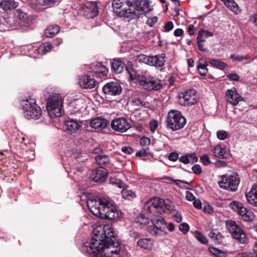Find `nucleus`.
Listing matches in <instances>:
<instances>
[{
	"label": "nucleus",
	"mask_w": 257,
	"mask_h": 257,
	"mask_svg": "<svg viewBox=\"0 0 257 257\" xmlns=\"http://www.w3.org/2000/svg\"><path fill=\"white\" fill-rule=\"evenodd\" d=\"M90 241L82 244L80 251L88 257H120V247L109 225H98Z\"/></svg>",
	"instance_id": "obj_1"
},
{
	"label": "nucleus",
	"mask_w": 257,
	"mask_h": 257,
	"mask_svg": "<svg viewBox=\"0 0 257 257\" xmlns=\"http://www.w3.org/2000/svg\"><path fill=\"white\" fill-rule=\"evenodd\" d=\"M112 6L117 16L131 20L138 19L152 10L148 0H113Z\"/></svg>",
	"instance_id": "obj_2"
},
{
	"label": "nucleus",
	"mask_w": 257,
	"mask_h": 257,
	"mask_svg": "<svg viewBox=\"0 0 257 257\" xmlns=\"http://www.w3.org/2000/svg\"><path fill=\"white\" fill-rule=\"evenodd\" d=\"M80 200H86V204L88 209H115L116 205L114 201L108 197L99 198L97 196L88 197L85 193L79 196Z\"/></svg>",
	"instance_id": "obj_3"
},
{
	"label": "nucleus",
	"mask_w": 257,
	"mask_h": 257,
	"mask_svg": "<svg viewBox=\"0 0 257 257\" xmlns=\"http://www.w3.org/2000/svg\"><path fill=\"white\" fill-rule=\"evenodd\" d=\"M225 224L227 230L239 244L245 245L248 243L249 238L243 229L234 221L228 220Z\"/></svg>",
	"instance_id": "obj_4"
},
{
	"label": "nucleus",
	"mask_w": 257,
	"mask_h": 257,
	"mask_svg": "<svg viewBox=\"0 0 257 257\" xmlns=\"http://www.w3.org/2000/svg\"><path fill=\"white\" fill-rule=\"evenodd\" d=\"M62 99L58 94L49 95L47 99L46 108L51 117L55 118L61 115Z\"/></svg>",
	"instance_id": "obj_5"
},
{
	"label": "nucleus",
	"mask_w": 257,
	"mask_h": 257,
	"mask_svg": "<svg viewBox=\"0 0 257 257\" xmlns=\"http://www.w3.org/2000/svg\"><path fill=\"white\" fill-rule=\"evenodd\" d=\"M21 106L24 114L28 119H38L41 115V108L36 103L33 99L23 100Z\"/></svg>",
	"instance_id": "obj_6"
},
{
	"label": "nucleus",
	"mask_w": 257,
	"mask_h": 257,
	"mask_svg": "<svg viewBox=\"0 0 257 257\" xmlns=\"http://www.w3.org/2000/svg\"><path fill=\"white\" fill-rule=\"evenodd\" d=\"M186 123V118L179 111L172 110L168 113L166 125L173 131L182 128Z\"/></svg>",
	"instance_id": "obj_7"
},
{
	"label": "nucleus",
	"mask_w": 257,
	"mask_h": 257,
	"mask_svg": "<svg viewBox=\"0 0 257 257\" xmlns=\"http://www.w3.org/2000/svg\"><path fill=\"white\" fill-rule=\"evenodd\" d=\"M240 177L238 175L223 176L219 182V186L224 189L232 192L235 191L240 183Z\"/></svg>",
	"instance_id": "obj_8"
},
{
	"label": "nucleus",
	"mask_w": 257,
	"mask_h": 257,
	"mask_svg": "<svg viewBox=\"0 0 257 257\" xmlns=\"http://www.w3.org/2000/svg\"><path fill=\"white\" fill-rule=\"evenodd\" d=\"M173 206V202L158 197H152L144 204L145 209H170Z\"/></svg>",
	"instance_id": "obj_9"
},
{
	"label": "nucleus",
	"mask_w": 257,
	"mask_h": 257,
	"mask_svg": "<svg viewBox=\"0 0 257 257\" xmlns=\"http://www.w3.org/2000/svg\"><path fill=\"white\" fill-rule=\"evenodd\" d=\"M140 84L143 86L145 89L151 90H158L162 87V85L159 80H156L153 78H147L145 76H142L139 79Z\"/></svg>",
	"instance_id": "obj_10"
},
{
	"label": "nucleus",
	"mask_w": 257,
	"mask_h": 257,
	"mask_svg": "<svg viewBox=\"0 0 257 257\" xmlns=\"http://www.w3.org/2000/svg\"><path fill=\"white\" fill-rule=\"evenodd\" d=\"M111 127L115 131L124 133L131 127L128 119L124 117L117 118L111 121Z\"/></svg>",
	"instance_id": "obj_11"
},
{
	"label": "nucleus",
	"mask_w": 257,
	"mask_h": 257,
	"mask_svg": "<svg viewBox=\"0 0 257 257\" xmlns=\"http://www.w3.org/2000/svg\"><path fill=\"white\" fill-rule=\"evenodd\" d=\"M82 11L83 15L87 18H94L98 15V12L96 3L94 2L85 3L82 8Z\"/></svg>",
	"instance_id": "obj_12"
},
{
	"label": "nucleus",
	"mask_w": 257,
	"mask_h": 257,
	"mask_svg": "<svg viewBox=\"0 0 257 257\" xmlns=\"http://www.w3.org/2000/svg\"><path fill=\"white\" fill-rule=\"evenodd\" d=\"M196 92L194 89H190L182 93L180 98V103L184 105H191L198 100Z\"/></svg>",
	"instance_id": "obj_13"
},
{
	"label": "nucleus",
	"mask_w": 257,
	"mask_h": 257,
	"mask_svg": "<svg viewBox=\"0 0 257 257\" xmlns=\"http://www.w3.org/2000/svg\"><path fill=\"white\" fill-rule=\"evenodd\" d=\"M102 90L105 94L115 96L121 93L122 88L118 83L110 82L103 86Z\"/></svg>",
	"instance_id": "obj_14"
},
{
	"label": "nucleus",
	"mask_w": 257,
	"mask_h": 257,
	"mask_svg": "<svg viewBox=\"0 0 257 257\" xmlns=\"http://www.w3.org/2000/svg\"><path fill=\"white\" fill-rule=\"evenodd\" d=\"M150 219L153 224V226H162L166 225V222L164 218L160 216L162 212H165V210H161V212L157 211V210H149Z\"/></svg>",
	"instance_id": "obj_15"
},
{
	"label": "nucleus",
	"mask_w": 257,
	"mask_h": 257,
	"mask_svg": "<svg viewBox=\"0 0 257 257\" xmlns=\"http://www.w3.org/2000/svg\"><path fill=\"white\" fill-rule=\"evenodd\" d=\"M107 175V170L103 167H99L93 171L90 176L91 180L95 182H104Z\"/></svg>",
	"instance_id": "obj_16"
},
{
	"label": "nucleus",
	"mask_w": 257,
	"mask_h": 257,
	"mask_svg": "<svg viewBox=\"0 0 257 257\" xmlns=\"http://www.w3.org/2000/svg\"><path fill=\"white\" fill-rule=\"evenodd\" d=\"M82 125V122L81 121L71 118H68L64 122L65 128L71 134L80 130Z\"/></svg>",
	"instance_id": "obj_17"
},
{
	"label": "nucleus",
	"mask_w": 257,
	"mask_h": 257,
	"mask_svg": "<svg viewBox=\"0 0 257 257\" xmlns=\"http://www.w3.org/2000/svg\"><path fill=\"white\" fill-rule=\"evenodd\" d=\"M226 100L233 105H237L240 101L242 100V97L237 92L235 88L229 89L226 92Z\"/></svg>",
	"instance_id": "obj_18"
},
{
	"label": "nucleus",
	"mask_w": 257,
	"mask_h": 257,
	"mask_svg": "<svg viewBox=\"0 0 257 257\" xmlns=\"http://www.w3.org/2000/svg\"><path fill=\"white\" fill-rule=\"evenodd\" d=\"M78 83L83 89H91L95 87L96 81L90 76L84 75L80 76Z\"/></svg>",
	"instance_id": "obj_19"
},
{
	"label": "nucleus",
	"mask_w": 257,
	"mask_h": 257,
	"mask_svg": "<svg viewBox=\"0 0 257 257\" xmlns=\"http://www.w3.org/2000/svg\"><path fill=\"white\" fill-rule=\"evenodd\" d=\"M91 70L89 71L98 75L99 77L104 76L107 74L106 67L99 62H95L91 65Z\"/></svg>",
	"instance_id": "obj_20"
},
{
	"label": "nucleus",
	"mask_w": 257,
	"mask_h": 257,
	"mask_svg": "<svg viewBox=\"0 0 257 257\" xmlns=\"http://www.w3.org/2000/svg\"><path fill=\"white\" fill-rule=\"evenodd\" d=\"M245 196L248 203L257 206V184L252 186L250 191Z\"/></svg>",
	"instance_id": "obj_21"
},
{
	"label": "nucleus",
	"mask_w": 257,
	"mask_h": 257,
	"mask_svg": "<svg viewBox=\"0 0 257 257\" xmlns=\"http://www.w3.org/2000/svg\"><path fill=\"white\" fill-rule=\"evenodd\" d=\"M69 105L73 108L74 112H78L85 108V102L82 98L74 99L69 102Z\"/></svg>",
	"instance_id": "obj_22"
},
{
	"label": "nucleus",
	"mask_w": 257,
	"mask_h": 257,
	"mask_svg": "<svg viewBox=\"0 0 257 257\" xmlns=\"http://www.w3.org/2000/svg\"><path fill=\"white\" fill-rule=\"evenodd\" d=\"M106 119L100 118H95L90 122V125L92 128L101 130L107 126Z\"/></svg>",
	"instance_id": "obj_23"
},
{
	"label": "nucleus",
	"mask_w": 257,
	"mask_h": 257,
	"mask_svg": "<svg viewBox=\"0 0 257 257\" xmlns=\"http://www.w3.org/2000/svg\"><path fill=\"white\" fill-rule=\"evenodd\" d=\"M241 219L246 222L252 221L255 218V215L251 210H236Z\"/></svg>",
	"instance_id": "obj_24"
},
{
	"label": "nucleus",
	"mask_w": 257,
	"mask_h": 257,
	"mask_svg": "<svg viewBox=\"0 0 257 257\" xmlns=\"http://www.w3.org/2000/svg\"><path fill=\"white\" fill-rule=\"evenodd\" d=\"M18 6V3L15 0H0V8L5 11L15 9Z\"/></svg>",
	"instance_id": "obj_25"
},
{
	"label": "nucleus",
	"mask_w": 257,
	"mask_h": 257,
	"mask_svg": "<svg viewBox=\"0 0 257 257\" xmlns=\"http://www.w3.org/2000/svg\"><path fill=\"white\" fill-rule=\"evenodd\" d=\"M154 244V240L151 238H145L139 239L137 242V245L140 247L151 250Z\"/></svg>",
	"instance_id": "obj_26"
},
{
	"label": "nucleus",
	"mask_w": 257,
	"mask_h": 257,
	"mask_svg": "<svg viewBox=\"0 0 257 257\" xmlns=\"http://www.w3.org/2000/svg\"><path fill=\"white\" fill-rule=\"evenodd\" d=\"M148 230L151 234L157 237L163 236L167 234L166 231L162 229L161 226H149Z\"/></svg>",
	"instance_id": "obj_27"
},
{
	"label": "nucleus",
	"mask_w": 257,
	"mask_h": 257,
	"mask_svg": "<svg viewBox=\"0 0 257 257\" xmlns=\"http://www.w3.org/2000/svg\"><path fill=\"white\" fill-rule=\"evenodd\" d=\"M212 151L214 155L218 158H224L226 157L225 155L227 153L226 149L220 145H217L214 147Z\"/></svg>",
	"instance_id": "obj_28"
},
{
	"label": "nucleus",
	"mask_w": 257,
	"mask_h": 257,
	"mask_svg": "<svg viewBox=\"0 0 257 257\" xmlns=\"http://www.w3.org/2000/svg\"><path fill=\"white\" fill-rule=\"evenodd\" d=\"M226 7L229 9L231 11L237 14L240 11L237 4L234 0H222Z\"/></svg>",
	"instance_id": "obj_29"
},
{
	"label": "nucleus",
	"mask_w": 257,
	"mask_h": 257,
	"mask_svg": "<svg viewBox=\"0 0 257 257\" xmlns=\"http://www.w3.org/2000/svg\"><path fill=\"white\" fill-rule=\"evenodd\" d=\"M111 65L112 69L116 73H121L123 70L124 63L119 59H114Z\"/></svg>",
	"instance_id": "obj_30"
},
{
	"label": "nucleus",
	"mask_w": 257,
	"mask_h": 257,
	"mask_svg": "<svg viewBox=\"0 0 257 257\" xmlns=\"http://www.w3.org/2000/svg\"><path fill=\"white\" fill-rule=\"evenodd\" d=\"M163 61H159L158 55H153L149 56L148 65L151 66L161 67L163 66Z\"/></svg>",
	"instance_id": "obj_31"
},
{
	"label": "nucleus",
	"mask_w": 257,
	"mask_h": 257,
	"mask_svg": "<svg viewBox=\"0 0 257 257\" xmlns=\"http://www.w3.org/2000/svg\"><path fill=\"white\" fill-rule=\"evenodd\" d=\"M120 210H107V219H118L121 217Z\"/></svg>",
	"instance_id": "obj_32"
},
{
	"label": "nucleus",
	"mask_w": 257,
	"mask_h": 257,
	"mask_svg": "<svg viewBox=\"0 0 257 257\" xmlns=\"http://www.w3.org/2000/svg\"><path fill=\"white\" fill-rule=\"evenodd\" d=\"M59 30V27L58 26H50L45 30V34L47 37L51 38L57 34Z\"/></svg>",
	"instance_id": "obj_33"
},
{
	"label": "nucleus",
	"mask_w": 257,
	"mask_h": 257,
	"mask_svg": "<svg viewBox=\"0 0 257 257\" xmlns=\"http://www.w3.org/2000/svg\"><path fill=\"white\" fill-rule=\"evenodd\" d=\"M209 236L215 243H220L222 241L223 236L222 234L216 230L211 231L209 232Z\"/></svg>",
	"instance_id": "obj_34"
},
{
	"label": "nucleus",
	"mask_w": 257,
	"mask_h": 257,
	"mask_svg": "<svg viewBox=\"0 0 257 257\" xmlns=\"http://www.w3.org/2000/svg\"><path fill=\"white\" fill-rule=\"evenodd\" d=\"M18 15L17 17H18L19 19V22L18 23L19 25L20 26H25L26 24H28L29 20L28 19L27 14L22 11H18Z\"/></svg>",
	"instance_id": "obj_35"
},
{
	"label": "nucleus",
	"mask_w": 257,
	"mask_h": 257,
	"mask_svg": "<svg viewBox=\"0 0 257 257\" xmlns=\"http://www.w3.org/2000/svg\"><path fill=\"white\" fill-rule=\"evenodd\" d=\"M209 251L216 257H227L226 252L221 249L217 248L213 246H210L208 248Z\"/></svg>",
	"instance_id": "obj_36"
},
{
	"label": "nucleus",
	"mask_w": 257,
	"mask_h": 257,
	"mask_svg": "<svg viewBox=\"0 0 257 257\" xmlns=\"http://www.w3.org/2000/svg\"><path fill=\"white\" fill-rule=\"evenodd\" d=\"M212 33L206 30H201L198 33L197 40L205 42L208 37H212Z\"/></svg>",
	"instance_id": "obj_37"
},
{
	"label": "nucleus",
	"mask_w": 257,
	"mask_h": 257,
	"mask_svg": "<svg viewBox=\"0 0 257 257\" xmlns=\"http://www.w3.org/2000/svg\"><path fill=\"white\" fill-rule=\"evenodd\" d=\"M194 234H195L196 239L201 243L205 244L208 243V239L206 236L201 232L196 230L194 231Z\"/></svg>",
	"instance_id": "obj_38"
},
{
	"label": "nucleus",
	"mask_w": 257,
	"mask_h": 257,
	"mask_svg": "<svg viewBox=\"0 0 257 257\" xmlns=\"http://www.w3.org/2000/svg\"><path fill=\"white\" fill-rule=\"evenodd\" d=\"M52 48V44L50 43H45L40 46L38 48V53L44 55L49 52Z\"/></svg>",
	"instance_id": "obj_39"
},
{
	"label": "nucleus",
	"mask_w": 257,
	"mask_h": 257,
	"mask_svg": "<svg viewBox=\"0 0 257 257\" xmlns=\"http://www.w3.org/2000/svg\"><path fill=\"white\" fill-rule=\"evenodd\" d=\"M95 160L100 165H106L110 161L109 157L106 155H98L95 157Z\"/></svg>",
	"instance_id": "obj_40"
},
{
	"label": "nucleus",
	"mask_w": 257,
	"mask_h": 257,
	"mask_svg": "<svg viewBox=\"0 0 257 257\" xmlns=\"http://www.w3.org/2000/svg\"><path fill=\"white\" fill-rule=\"evenodd\" d=\"M209 63L214 67L219 68L221 70H224L227 65L223 62L216 59H211L209 61Z\"/></svg>",
	"instance_id": "obj_41"
},
{
	"label": "nucleus",
	"mask_w": 257,
	"mask_h": 257,
	"mask_svg": "<svg viewBox=\"0 0 257 257\" xmlns=\"http://www.w3.org/2000/svg\"><path fill=\"white\" fill-rule=\"evenodd\" d=\"M92 214L101 219H107V210H89Z\"/></svg>",
	"instance_id": "obj_42"
},
{
	"label": "nucleus",
	"mask_w": 257,
	"mask_h": 257,
	"mask_svg": "<svg viewBox=\"0 0 257 257\" xmlns=\"http://www.w3.org/2000/svg\"><path fill=\"white\" fill-rule=\"evenodd\" d=\"M225 204L226 205L225 206H222L223 207H229L230 209H246L244 207L242 204L240 203H238L235 201L230 202L227 203L226 201L225 202Z\"/></svg>",
	"instance_id": "obj_43"
},
{
	"label": "nucleus",
	"mask_w": 257,
	"mask_h": 257,
	"mask_svg": "<svg viewBox=\"0 0 257 257\" xmlns=\"http://www.w3.org/2000/svg\"><path fill=\"white\" fill-rule=\"evenodd\" d=\"M174 182L177 185L179 186L181 188L188 190L192 189V187L191 184L186 181H183L180 180H174Z\"/></svg>",
	"instance_id": "obj_44"
},
{
	"label": "nucleus",
	"mask_w": 257,
	"mask_h": 257,
	"mask_svg": "<svg viewBox=\"0 0 257 257\" xmlns=\"http://www.w3.org/2000/svg\"><path fill=\"white\" fill-rule=\"evenodd\" d=\"M121 194L123 198L128 200L132 199L135 196V193L133 191L126 189H123L121 191Z\"/></svg>",
	"instance_id": "obj_45"
},
{
	"label": "nucleus",
	"mask_w": 257,
	"mask_h": 257,
	"mask_svg": "<svg viewBox=\"0 0 257 257\" xmlns=\"http://www.w3.org/2000/svg\"><path fill=\"white\" fill-rule=\"evenodd\" d=\"M230 58L233 60V61L239 62L246 60L248 59V57L246 56L236 55L233 54H232L230 55Z\"/></svg>",
	"instance_id": "obj_46"
},
{
	"label": "nucleus",
	"mask_w": 257,
	"mask_h": 257,
	"mask_svg": "<svg viewBox=\"0 0 257 257\" xmlns=\"http://www.w3.org/2000/svg\"><path fill=\"white\" fill-rule=\"evenodd\" d=\"M198 70L200 74L203 76L205 75L208 71L206 65L201 64L200 62L198 65Z\"/></svg>",
	"instance_id": "obj_47"
},
{
	"label": "nucleus",
	"mask_w": 257,
	"mask_h": 257,
	"mask_svg": "<svg viewBox=\"0 0 257 257\" xmlns=\"http://www.w3.org/2000/svg\"><path fill=\"white\" fill-rule=\"evenodd\" d=\"M216 136L218 139L220 140H224L228 137V133L224 130H219L217 132Z\"/></svg>",
	"instance_id": "obj_48"
},
{
	"label": "nucleus",
	"mask_w": 257,
	"mask_h": 257,
	"mask_svg": "<svg viewBox=\"0 0 257 257\" xmlns=\"http://www.w3.org/2000/svg\"><path fill=\"white\" fill-rule=\"evenodd\" d=\"M137 221L141 224H147L149 223V218L146 217L143 214H140L137 218Z\"/></svg>",
	"instance_id": "obj_49"
},
{
	"label": "nucleus",
	"mask_w": 257,
	"mask_h": 257,
	"mask_svg": "<svg viewBox=\"0 0 257 257\" xmlns=\"http://www.w3.org/2000/svg\"><path fill=\"white\" fill-rule=\"evenodd\" d=\"M179 229L181 232L186 234L189 231V226L186 223H183L179 225Z\"/></svg>",
	"instance_id": "obj_50"
},
{
	"label": "nucleus",
	"mask_w": 257,
	"mask_h": 257,
	"mask_svg": "<svg viewBox=\"0 0 257 257\" xmlns=\"http://www.w3.org/2000/svg\"><path fill=\"white\" fill-rule=\"evenodd\" d=\"M142 146L148 148L150 144V140L147 137H143L140 140Z\"/></svg>",
	"instance_id": "obj_51"
},
{
	"label": "nucleus",
	"mask_w": 257,
	"mask_h": 257,
	"mask_svg": "<svg viewBox=\"0 0 257 257\" xmlns=\"http://www.w3.org/2000/svg\"><path fill=\"white\" fill-rule=\"evenodd\" d=\"M200 160L202 161V163L205 166H208L211 163L210 158L209 156L207 155L202 156L200 158Z\"/></svg>",
	"instance_id": "obj_52"
},
{
	"label": "nucleus",
	"mask_w": 257,
	"mask_h": 257,
	"mask_svg": "<svg viewBox=\"0 0 257 257\" xmlns=\"http://www.w3.org/2000/svg\"><path fill=\"white\" fill-rule=\"evenodd\" d=\"M149 56L144 54H141L138 56V60L140 62L144 63L148 65Z\"/></svg>",
	"instance_id": "obj_53"
},
{
	"label": "nucleus",
	"mask_w": 257,
	"mask_h": 257,
	"mask_svg": "<svg viewBox=\"0 0 257 257\" xmlns=\"http://www.w3.org/2000/svg\"><path fill=\"white\" fill-rule=\"evenodd\" d=\"M72 155V157L75 158L76 159H79V162H83L85 160H86L85 158L83 157L81 153H73Z\"/></svg>",
	"instance_id": "obj_54"
},
{
	"label": "nucleus",
	"mask_w": 257,
	"mask_h": 257,
	"mask_svg": "<svg viewBox=\"0 0 257 257\" xmlns=\"http://www.w3.org/2000/svg\"><path fill=\"white\" fill-rule=\"evenodd\" d=\"M192 170L195 174L197 175L200 174L202 172V169L200 166L198 164L194 165L192 168Z\"/></svg>",
	"instance_id": "obj_55"
},
{
	"label": "nucleus",
	"mask_w": 257,
	"mask_h": 257,
	"mask_svg": "<svg viewBox=\"0 0 257 257\" xmlns=\"http://www.w3.org/2000/svg\"><path fill=\"white\" fill-rule=\"evenodd\" d=\"M158 21V18L156 16L148 19L147 24L150 27H152Z\"/></svg>",
	"instance_id": "obj_56"
},
{
	"label": "nucleus",
	"mask_w": 257,
	"mask_h": 257,
	"mask_svg": "<svg viewBox=\"0 0 257 257\" xmlns=\"http://www.w3.org/2000/svg\"><path fill=\"white\" fill-rule=\"evenodd\" d=\"M227 77L232 81H237L239 79V76L235 73H229L227 75Z\"/></svg>",
	"instance_id": "obj_57"
},
{
	"label": "nucleus",
	"mask_w": 257,
	"mask_h": 257,
	"mask_svg": "<svg viewBox=\"0 0 257 257\" xmlns=\"http://www.w3.org/2000/svg\"><path fill=\"white\" fill-rule=\"evenodd\" d=\"M121 151L125 155H130L133 153V149L130 146L122 147Z\"/></svg>",
	"instance_id": "obj_58"
},
{
	"label": "nucleus",
	"mask_w": 257,
	"mask_h": 257,
	"mask_svg": "<svg viewBox=\"0 0 257 257\" xmlns=\"http://www.w3.org/2000/svg\"><path fill=\"white\" fill-rule=\"evenodd\" d=\"M178 154L176 152L171 153L168 157V159L172 161H176L178 159Z\"/></svg>",
	"instance_id": "obj_59"
},
{
	"label": "nucleus",
	"mask_w": 257,
	"mask_h": 257,
	"mask_svg": "<svg viewBox=\"0 0 257 257\" xmlns=\"http://www.w3.org/2000/svg\"><path fill=\"white\" fill-rule=\"evenodd\" d=\"M174 27V24L172 21H169L166 23L164 27L165 31L166 32H169L173 29Z\"/></svg>",
	"instance_id": "obj_60"
},
{
	"label": "nucleus",
	"mask_w": 257,
	"mask_h": 257,
	"mask_svg": "<svg viewBox=\"0 0 257 257\" xmlns=\"http://www.w3.org/2000/svg\"><path fill=\"white\" fill-rule=\"evenodd\" d=\"M110 183L112 185H116L118 187L121 188L123 187V183L119 180L116 181L114 179H111Z\"/></svg>",
	"instance_id": "obj_61"
},
{
	"label": "nucleus",
	"mask_w": 257,
	"mask_h": 257,
	"mask_svg": "<svg viewBox=\"0 0 257 257\" xmlns=\"http://www.w3.org/2000/svg\"><path fill=\"white\" fill-rule=\"evenodd\" d=\"M132 103L135 106H143L145 105V102L142 101L139 98H135L133 101Z\"/></svg>",
	"instance_id": "obj_62"
},
{
	"label": "nucleus",
	"mask_w": 257,
	"mask_h": 257,
	"mask_svg": "<svg viewBox=\"0 0 257 257\" xmlns=\"http://www.w3.org/2000/svg\"><path fill=\"white\" fill-rule=\"evenodd\" d=\"M151 131L154 132L158 127V122L156 120H152L150 122Z\"/></svg>",
	"instance_id": "obj_63"
},
{
	"label": "nucleus",
	"mask_w": 257,
	"mask_h": 257,
	"mask_svg": "<svg viewBox=\"0 0 257 257\" xmlns=\"http://www.w3.org/2000/svg\"><path fill=\"white\" fill-rule=\"evenodd\" d=\"M173 218L178 223H180L182 221V215L179 212H176L173 215Z\"/></svg>",
	"instance_id": "obj_64"
}]
</instances>
